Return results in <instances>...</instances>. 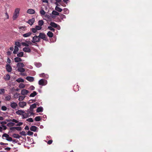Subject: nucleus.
Instances as JSON below:
<instances>
[{"instance_id":"obj_1","label":"nucleus","mask_w":152,"mask_h":152,"mask_svg":"<svg viewBox=\"0 0 152 152\" xmlns=\"http://www.w3.org/2000/svg\"><path fill=\"white\" fill-rule=\"evenodd\" d=\"M20 9L18 8H16L12 17L13 20H16L19 15Z\"/></svg>"},{"instance_id":"obj_2","label":"nucleus","mask_w":152,"mask_h":152,"mask_svg":"<svg viewBox=\"0 0 152 152\" xmlns=\"http://www.w3.org/2000/svg\"><path fill=\"white\" fill-rule=\"evenodd\" d=\"M38 36L40 39L41 38L44 40L46 41L48 40L47 39V37H46V35L44 33H40Z\"/></svg>"},{"instance_id":"obj_3","label":"nucleus","mask_w":152,"mask_h":152,"mask_svg":"<svg viewBox=\"0 0 152 152\" xmlns=\"http://www.w3.org/2000/svg\"><path fill=\"white\" fill-rule=\"evenodd\" d=\"M33 40L32 42L34 43H36V42H39L40 41V39L39 36H35L33 37Z\"/></svg>"},{"instance_id":"obj_4","label":"nucleus","mask_w":152,"mask_h":152,"mask_svg":"<svg viewBox=\"0 0 152 152\" xmlns=\"http://www.w3.org/2000/svg\"><path fill=\"white\" fill-rule=\"evenodd\" d=\"M46 80L44 79L40 80L39 81V84L40 85L44 86L46 84Z\"/></svg>"},{"instance_id":"obj_5","label":"nucleus","mask_w":152,"mask_h":152,"mask_svg":"<svg viewBox=\"0 0 152 152\" xmlns=\"http://www.w3.org/2000/svg\"><path fill=\"white\" fill-rule=\"evenodd\" d=\"M15 113L18 115H21L22 117V115H23V114L25 113V112L23 110H18L16 111Z\"/></svg>"},{"instance_id":"obj_6","label":"nucleus","mask_w":152,"mask_h":152,"mask_svg":"<svg viewBox=\"0 0 152 152\" xmlns=\"http://www.w3.org/2000/svg\"><path fill=\"white\" fill-rule=\"evenodd\" d=\"M26 102H20L18 103L19 106L21 108H23L26 106Z\"/></svg>"},{"instance_id":"obj_7","label":"nucleus","mask_w":152,"mask_h":152,"mask_svg":"<svg viewBox=\"0 0 152 152\" xmlns=\"http://www.w3.org/2000/svg\"><path fill=\"white\" fill-rule=\"evenodd\" d=\"M29 93V91L25 89H23L21 90V94L22 95H27Z\"/></svg>"},{"instance_id":"obj_8","label":"nucleus","mask_w":152,"mask_h":152,"mask_svg":"<svg viewBox=\"0 0 152 152\" xmlns=\"http://www.w3.org/2000/svg\"><path fill=\"white\" fill-rule=\"evenodd\" d=\"M10 106L13 109H15L18 106V104L15 102H13L10 104Z\"/></svg>"},{"instance_id":"obj_9","label":"nucleus","mask_w":152,"mask_h":152,"mask_svg":"<svg viewBox=\"0 0 152 152\" xmlns=\"http://www.w3.org/2000/svg\"><path fill=\"white\" fill-rule=\"evenodd\" d=\"M6 69L8 72H11L12 70V68L9 64H7L6 66Z\"/></svg>"},{"instance_id":"obj_10","label":"nucleus","mask_w":152,"mask_h":152,"mask_svg":"<svg viewBox=\"0 0 152 152\" xmlns=\"http://www.w3.org/2000/svg\"><path fill=\"white\" fill-rule=\"evenodd\" d=\"M35 21L34 19L32 18L28 20L27 23L31 25L33 24Z\"/></svg>"},{"instance_id":"obj_11","label":"nucleus","mask_w":152,"mask_h":152,"mask_svg":"<svg viewBox=\"0 0 152 152\" xmlns=\"http://www.w3.org/2000/svg\"><path fill=\"white\" fill-rule=\"evenodd\" d=\"M50 25L51 26L55 28H57L58 26H59L57 24L54 22H50Z\"/></svg>"},{"instance_id":"obj_12","label":"nucleus","mask_w":152,"mask_h":152,"mask_svg":"<svg viewBox=\"0 0 152 152\" xmlns=\"http://www.w3.org/2000/svg\"><path fill=\"white\" fill-rule=\"evenodd\" d=\"M26 79L31 82L33 81L34 80V77L30 76H28L26 77Z\"/></svg>"},{"instance_id":"obj_13","label":"nucleus","mask_w":152,"mask_h":152,"mask_svg":"<svg viewBox=\"0 0 152 152\" xmlns=\"http://www.w3.org/2000/svg\"><path fill=\"white\" fill-rule=\"evenodd\" d=\"M27 12L30 14H33L35 13V12L33 9H29L27 10Z\"/></svg>"},{"instance_id":"obj_14","label":"nucleus","mask_w":152,"mask_h":152,"mask_svg":"<svg viewBox=\"0 0 152 152\" xmlns=\"http://www.w3.org/2000/svg\"><path fill=\"white\" fill-rule=\"evenodd\" d=\"M37 105L35 103H34L32 104H31L30 107V110L31 111H33V109L36 107Z\"/></svg>"},{"instance_id":"obj_15","label":"nucleus","mask_w":152,"mask_h":152,"mask_svg":"<svg viewBox=\"0 0 152 152\" xmlns=\"http://www.w3.org/2000/svg\"><path fill=\"white\" fill-rule=\"evenodd\" d=\"M23 50L24 52L28 53L30 52L31 51L30 49L28 47H25L23 48Z\"/></svg>"},{"instance_id":"obj_16","label":"nucleus","mask_w":152,"mask_h":152,"mask_svg":"<svg viewBox=\"0 0 152 152\" xmlns=\"http://www.w3.org/2000/svg\"><path fill=\"white\" fill-rule=\"evenodd\" d=\"M32 34L31 32H28L27 33L24 34H23V36L24 37H26L30 36Z\"/></svg>"},{"instance_id":"obj_17","label":"nucleus","mask_w":152,"mask_h":152,"mask_svg":"<svg viewBox=\"0 0 152 152\" xmlns=\"http://www.w3.org/2000/svg\"><path fill=\"white\" fill-rule=\"evenodd\" d=\"M17 66L18 67H24L25 66L23 63L21 62H19L17 63Z\"/></svg>"},{"instance_id":"obj_18","label":"nucleus","mask_w":152,"mask_h":152,"mask_svg":"<svg viewBox=\"0 0 152 152\" xmlns=\"http://www.w3.org/2000/svg\"><path fill=\"white\" fill-rule=\"evenodd\" d=\"M37 127L35 126H32L30 128L31 131L35 132L37 129Z\"/></svg>"},{"instance_id":"obj_19","label":"nucleus","mask_w":152,"mask_h":152,"mask_svg":"<svg viewBox=\"0 0 152 152\" xmlns=\"http://www.w3.org/2000/svg\"><path fill=\"white\" fill-rule=\"evenodd\" d=\"M14 61L16 62H18L22 61V60L21 58H19L18 57H17L15 58Z\"/></svg>"},{"instance_id":"obj_20","label":"nucleus","mask_w":152,"mask_h":152,"mask_svg":"<svg viewBox=\"0 0 152 152\" xmlns=\"http://www.w3.org/2000/svg\"><path fill=\"white\" fill-rule=\"evenodd\" d=\"M29 116V113H26L25 112L23 115H22V118H26Z\"/></svg>"},{"instance_id":"obj_21","label":"nucleus","mask_w":152,"mask_h":152,"mask_svg":"<svg viewBox=\"0 0 152 152\" xmlns=\"http://www.w3.org/2000/svg\"><path fill=\"white\" fill-rule=\"evenodd\" d=\"M25 69L23 67H18V71L20 72H23L25 71Z\"/></svg>"},{"instance_id":"obj_22","label":"nucleus","mask_w":152,"mask_h":152,"mask_svg":"<svg viewBox=\"0 0 152 152\" xmlns=\"http://www.w3.org/2000/svg\"><path fill=\"white\" fill-rule=\"evenodd\" d=\"M43 108L42 107H38L37 109V112L39 113V112H42L43 111Z\"/></svg>"},{"instance_id":"obj_23","label":"nucleus","mask_w":152,"mask_h":152,"mask_svg":"<svg viewBox=\"0 0 152 152\" xmlns=\"http://www.w3.org/2000/svg\"><path fill=\"white\" fill-rule=\"evenodd\" d=\"M19 50V48L18 47L16 46H15L14 50L13 52L14 54H16Z\"/></svg>"},{"instance_id":"obj_24","label":"nucleus","mask_w":152,"mask_h":152,"mask_svg":"<svg viewBox=\"0 0 152 152\" xmlns=\"http://www.w3.org/2000/svg\"><path fill=\"white\" fill-rule=\"evenodd\" d=\"M47 35L50 37H52L53 36V33L51 31H49L47 33Z\"/></svg>"},{"instance_id":"obj_25","label":"nucleus","mask_w":152,"mask_h":152,"mask_svg":"<svg viewBox=\"0 0 152 152\" xmlns=\"http://www.w3.org/2000/svg\"><path fill=\"white\" fill-rule=\"evenodd\" d=\"M55 10L56 11H57L58 12H61L62 11V10L61 8H60V7H59L57 6H56V7Z\"/></svg>"},{"instance_id":"obj_26","label":"nucleus","mask_w":152,"mask_h":152,"mask_svg":"<svg viewBox=\"0 0 152 152\" xmlns=\"http://www.w3.org/2000/svg\"><path fill=\"white\" fill-rule=\"evenodd\" d=\"M12 137L15 138H19L21 136H20L18 134H13L12 135Z\"/></svg>"},{"instance_id":"obj_27","label":"nucleus","mask_w":152,"mask_h":152,"mask_svg":"<svg viewBox=\"0 0 152 152\" xmlns=\"http://www.w3.org/2000/svg\"><path fill=\"white\" fill-rule=\"evenodd\" d=\"M37 94V93L36 91H34L29 96L31 97H34Z\"/></svg>"},{"instance_id":"obj_28","label":"nucleus","mask_w":152,"mask_h":152,"mask_svg":"<svg viewBox=\"0 0 152 152\" xmlns=\"http://www.w3.org/2000/svg\"><path fill=\"white\" fill-rule=\"evenodd\" d=\"M52 14L55 15H59V13L55 10H53L52 12Z\"/></svg>"},{"instance_id":"obj_29","label":"nucleus","mask_w":152,"mask_h":152,"mask_svg":"<svg viewBox=\"0 0 152 152\" xmlns=\"http://www.w3.org/2000/svg\"><path fill=\"white\" fill-rule=\"evenodd\" d=\"M35 66L38 67L39 68L41 66H42V64L40 63H35Z\"/></svg>"},{"instance_id":"obj_30","label":"nucleus","mask_w":152,"mask_h":152,"mask_svg":"<svg viewBox=\"0 0 152 152\" xmlns=\"http://www.w3.org/2000/svg\"><path fill=\"white\" fill-rule=\"evenodd\" d=\"M16 81H17L18 83H20V82H24V80L23 79H22L21 78H19L17 79L16 80Z\"/></svg>"},{"instance_id":"obj_31","label":"nucleus","mask_w":152,"mask_h":152,"mask_svg":"<svg viewBox=\"0 0 152 152\" xmlns=\"http://www.w3.org/2000/svg\"><path fill=\"white\" fill-rule=\"evenodd\" d=\"M64 13V14H68L69 12V11L67 8H65L63 10Z\"/></svg>"},{"instance_id":"obj_32","label":"nucleus","mask_w":152,"mask_h":152,"mask_svg":"<svg viewBox=\"0 0 152 152\" xmlns=\"http://www.w3.org/2000/svg\"><path fill=\"white\" fill-rule=\"evenodd\" d=\"M34 119L36 121H40L41 120V117L40 116L36 117Z\"/></svg>"},{"instance_id":"obj_33","label":"nucleus","mask_w":152,"mask_h":152,"mask_svg":"<svg viewBox=\"0 0 152 152\" xmlns=\"http://www.w3.org/2000/svg\"><path fill=\"white\" fill-rule=\"evenodd\" d=\"M15 124L13 122H10L7 124V126L9 127L12 126H14Z\"/></svg>"},{"instance_id":"obj_34","label":"nucleus","mask_w":152,"mask_h":152,"mask_svg":"<svg viewBox=\"0 0 152 152\" xmlns=\"http://www.w3.org/2000/svg\"><path fill=\"white\" fill-rule=\"evenodd\" d=\"M44 24V21L43 20H39L38 21V25L40 26H41L43 25Z\"/></svg>"},{"instance_id":"obj_35","label":"nucleus","mask_w":152,"mask_h":152,"mask_svg":"<svg viewBox=\"0 0 152 152\" xmlns=\"http://www.w3.org/2000/svg\"><path fill=\"white\" fill-rule=\"evenodd\" d=\"M23 52H21L17 54V56L19 57H23Z\"/></svg>"},{"instance_id":"obj_36","label":"nucleus","mask_w":152,"mask_h":152,"mask_svg":"<svg viewBox=\"0 0 152 152\" xmlns=\"http://www.w3.org/2000/svg\"><path fill=\"white\" fill-rule=\"evenodd\" d=\"M25 96H20L19 97L18 100L20 101L23 100L25 98Z\"/></svg>"},{"instance_id":"obj_37","label":"nucleus","mask_w":152,"mask_h":152,"mask_svg":"<svg viewBox=\"0 0 152 152\" xmlns=\"http://www.w3.org/2000/svg\"><path fill=\"white\" fill-rule=\"evenodd\" d=\"M10 79V76L8 74H7L6 75L5 78H4V79L6 80H8Z\"/></svg>"},{"instance_id":"obj_38","label":"nucleus","mask_w":152,"mask_h":152,"mask_svg":"<svg viewBox=\"0 0 152 152\" xmlns=\"http://www.w3.org/2000/svg\"><path fill=\"white\" fill-rule=\"evenodd\" d=\"M5 99L6 101H10L11 99V96L10 95L7 96L5 97Z\"/></svg>"},{"instance_id":"obj_39","label":"nucleus","mask_w":152,"mask_h":152,"mask_svg":"<svg viewBox=\"0 0 152 152\" xmlns=\"http://www.w3.org/2000/svg\"><path fill=\"white\" fill-rule=\"evenodd\" d=\"M25 87V85L23 83H20L19 86V87L20 88H24Z\"/></svg>"},{"instance_id":"obj_40","label":"nucleus","mask_w":152,"mask_h":152,"mask_svg":"<svg viewBox=\"0 0 152 152\" xmlns=\"http://www.w3.org/2000/svg\"><path fill=\"white\" fill-rule=\"evenodd\" d=\"M5 93V89L3 88L0 89V94H3Z\"/></svg>"},{"instance_id":"obj_41","label":"nucleus","mask_w":152,"mask_h":152,"mask_svg":"<svg viewBox=\"0 0 152 152\" xmlns=\"http://www.w3.org/2000/svg\"><path fill=\"white\" fill-rule=\"evenodd\" d=\"M21 44L22 45L26 46V47H28L29 46V45L27 43H26L25 42H22Z\"/></svg>"},{"instance_id":"obj_42","label":"nucleus","mask_w":152,"mask_h":152,"mask_svg":"<svg viewBox=\"0 0 152 152\" xmlns=\"http://www.w3.org/2000/svg\"><path fill=\"white\" fill-rule=\"evenodd\" d=\"M48 29L51 31H52L53 32H54L55 31V29L51 26H49L48 27Z\"/></svg>"},{"instance_id":"obj_43","label":"nucleus","mask_w":152,"mask_h":152,"mask_svg":"<svg viewBox=\"0 0 152 152\" xmlns=\"http://www.w3.org/2000/svg\"><path fill=\"white\" fill-rule=\"evenodd\" d=\"M9 136V135L6 133H4L2 135V137H5L6 138V139H7Z\"/></svg>"},{"instance_id":"obj_44","label":"nucleus","mask_w":152,"mask_h":152,"mask_svg":"<svg viewBox=\"0 0 152 152\" xmlns=\"http://www.w3.org/2000/svg\"><path fill=\"white\" fill-rule=\"evenodd\" d=\"M15 46L18 47H20L21 46V44L20 42H15Z\"/></svg>"},{"instance_id":"obj_45","label":"nucleus","mask_w":152,"mask_h":152,"mask_svg":"<svg viewBox=\"0 0 152 152\" xmlns=\"http://www.w3.org/2000/svg\"><path fill=\"white\" fill-rule=\"evenodd\" d=\"M35 28L37 30H39L41 29L42 27L41 26H37L35 27Z\"/></svg>"},{"instance_id":"obj_46","label":"nucleus","mask_w":152,"mask_h":152,"mask_svg":"<svg viewBox=\"0 0 152 152\" xmlns=\"http://www.w3.org/2000/svg\"><path fill=\"white\" fill-rule=\"evenodd\" d=\"M40 14L42 15H45V12L43 10H42L40 11Z\"/></svg>"},{"instance_id":"obj_47","label":"nucleus","mask_w":152,"mask_h":152,"mask_svg":"<svg viewBox=\"0 0 152 152\" xmlns=\"http://www.w3.org/2000/svg\"><path fill=\"white\" fill-rule=\"evenodd\" d=\"M20 134L22 135L26 136V132L24 131H22L20 132Z\"/></svg>"},{"instance_id":"obj_48","label":"nucleus","mask_w":152,"mask_h":152,"mask_svg":"<svg viewBox=\"0 0 152 152\" xmlns=\"http://www.w3.org/2000/svg\"><path fill=\"white\" fill-rule=\"evenodd\" d=\"M33 134V132L30 131H28L27 132V134L29 136L32 135Z\"/></svg>"},{"instance_id":"obj_49","label":"nucleus","mask_w":152,"mask_h":152,"mask_svg":"<svg viewBox=\"0 0 152 152\" xmlns=\"http://www.w3.org/2000/svg\"><path fill=\"white\" fill-rule=\"evenodd\" d=\"M26 121L28 122H32L33 121V120L32 118H30L27 119L26 120Z\"/></svg>"},{"instance_id":"obj_50","label":"nucleus","mask_w":152,"mask_h":152,"mask_svg":"<svg viewBox=\"0 0 152 152\" xmlns=\"http://www.w3.org/2000/svg\"><path fill=\"white\" fill-rule=\"evenodd\" d=\"M31 31L33 33H35L37 32V30L35 28H32L31 29Z\"/></svg>"},{"instance_id":"obj_51","label":"nucleus","mask_w":152,"mask_h":152,"mask_svg":"<svg viewBox=\"0 0 152 152\" xmlns=\"http://www.w3.org/2000/svg\"><path fill=\"white\" fill-rule=\"evenodd\" d=\"M1 109L5 111L7 109V108L6 106H2Z\"/></svg>"},{"instance_id":"obj_52","label":"nucleus","mask_w":152,"mask_h":152,"mask_svg":"<svg viewBox=\"0 0 152 152\" xmlns=\"http://www.w3.org/2000/svg\"><path fill=\"white\" fill-rule=\"evenodd\" d=\"M15 128L18 131H21L22 130V128L20 127H15Z\"/></svg>"},{"instance_id":"obj_53","label":"nucleus","mask_w":152,"mask_h":152,"mask_svg":"<svg viewBox=\"0 0 152 152\" xmlns=\"http://www.w3.org/2000/svg\"><path fill=\"white\" fill-rule=\"evenodd\" d=\"M39 76L41 77H45L46 75L44 73H42V74H39Z\"/></svg>"},{"instance_id":"obj_54","label":"nucleus","mask_w":152,"mask_h":152,"mask_svg":"<svg viewBox=\"0 0 152 152\" xmlns=\"http://www.w3.org/2000/svg\"><path fill=\"white\" fill-rule=\"evenodd\" d=\"M6 140L8 141H12V139L11 137L9 136L7 139H6Z\"/></svg>"},{"instance_id":"obj_55","label":"nucleus","mask_w":152,"mask_h":152,"mask_svg":"<svg viewBox=\"0 0 152 152\" xmlns=\"http://www.w3.org/2000/svg\"><path fill=\"white\" fill-rule=\"evenodd\" d=\"M11 120L12 122H15V123H18H18L19 122V121H17V120H15V119H13Z\"/></svg>"},{"instance_id":"obj_56","label":"nucleus","mask_w":152,"mask_h":152,"mask_svg":"<svg viewBox=\"0 0 152 152\" xmlns=\"http://www.w3.org/2000/svg\"><path fill=\"white\" fill-rule=\"evenodd\" d=\"M11 120L12 122H15V123H18H18L19 122V121H17V120H15V119H13Z\"/></svg>"},{"instance_id":"obj_57","label":"nucleus","mask_w":152,"mask_h":152,"mask_svg":"<svg viewBox=\"0 0 152 152\" xmlns=\"http://www.w3.org/2000/svg\"><path fill=\"white\" fill-rule=\"evenodd\" d=\"M55 0L56 1V2L55 3V4L57 5H58V4L57 3H60L61 1H62L61 0Z\"/></svg>"},{"instance_id":"obj_58","label":"nucleus","mask_w":152,"mask_h":152,"mask_svg":"<svg viewBox=\"0 0 152 152\" xmlns=\"http://www.w3.org/2000/svg\"><path fill=\"white\" fill-rule=\"evenodd\" d=\"M53 142V140H50L48 141L47 143L48 144L50 145Z\"/></svg>"},{"instance_id":"obj_59","label":"nucleus","mask_w":152,"mask_h":152,"mask_svg":"<svg viewBox=\"0 0 152 152\" xmlns=\"http://www.w3.org/2000/svg\"><path fill=\"white\" fill-rule=\"evenodd\" d=\"M23 124V123L21 122H19L18 123V124L16 125V126H20Z\"/></svg>"},{"instance_id":"obj_60","label":"nucleus","mask_w":152,"mask_h":152,"mask_svg":"<svg viewBox=\"0 0 152 152\" xmlns=\"http://www.w3.org/2000/svg\"><path fill=\"white\" fill-rule=\"evenodd\" d=\"M30 88L31 90H34L35 89V87L33 86H31L30 87Z\"/></svg>"},{"instance_id":"obj_61","label":"nucleus","mask_w":152,"mask_h":152,"mask_svg":"<svg viewBox=\"0 0 152 152\" xmlns=\"http://www.w3.org/2000/svg\"><path fill=\"white\" fill-rule=\"evenodd\" d=\"M26 28V27L25 26H22L19 27V29H21L22 30H25V29Z\"/></svg>"},{"instance_id":"obj_62","label":"nucleus","mask_w":152,"mask_h":152,"mask_svg":"<svg viewBox=\"0 0 152 152\" xmlns=\"http://www.w3.org/2000/svg\"><path fill=\"white\" fill-rule=\"evenodd\" d=\"M5 16H6V17L7 18V19H9V15L7 12L5 13Z\"/></svg>"},{"instance_id":"obj_63","label":"nucleus","mask_w":152,"mask_h":152,"mask_svg":"<svg viewBox=\"0 0 152 152\" xmlns=\"http://www.w3.org/2000/svg\"><path fill=\"white\" fill-rule=\"evenodd\" d=\"M10 130H11L12 131H14V130L15 129V127H10Z\"/></svg>"},{"instance_id":"obj_64","label":"nucleus","mask_w":152,"mask_h":152,"mask_svg":"<svg viewBox=\"0 0 152 152\" xmlns=\"http://www.w3.org/2000/svg\"><path fill=\"white\" fill-rule=\"evenodd\" d=\"M61 18L62 19L66 18V16L65 15L63 14H61Z\"/></svg>"}]
</instances>
